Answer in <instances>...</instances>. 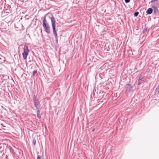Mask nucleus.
Returning a JSON list of instances; mask_svg holds the SVG:
<instances>
[{
	"instance_id": "f257e3e1",
	"label": "nucleus",
	"mask_w": 159,
	"mask_h": 159,
	"mask_svg": "<svg viewBox=\"0 0 159 159\" xmlns=\"http://www.w3.org/2000/svg\"><path fill=\"white\" fill-rule=\"evenodd\" d=\"M43 25L44 29L45 31L47 33H50V27L47 22L45 16L44 17L43 21Z\"/></svg>"
},
{
	"instance_id": "f03ea898",
	"label": "nucleus",
	"mask_w": 159,
	"mask_h": 159,
	"mask_svg": "<svg viewBox=\"0 0 159 159\" xmlns=\"http://www.w3.org/2000/svg\"><path fill=\"white\" fill-rule=\"evenodd\" d=\"M50 19L51 20L52 24V26L53 30L54 36H55V39H57V34L56 30L55 20V18L54 17L52 16L51 17H50Z\"/></svg>"
},
{
	"instance_id": "7ed1b4c3",
	"label": "nucleus",
	"mask_w": 159,
	"mask_h": 159,
	"mask_svg": "<svg viewBox=\"0 0 159 159\" xmlns=\"http://www.w3.org/2000/svg\"><path fill=\"white\" fill-rule=\"evenodd\" d=\"M23 50L24 52L22 53V56L23 58L25 60L27 58L29 50L28 48V47L26 45H25Z\"/></svg>"
},
{
	"instance_id": "20e7f679",
	"label": "nucleus",
	"mask_w": 159,
	"mask_h": 159,
	"mask_svg": "<svg viewBox=\"0 0 159 159\" xmlns=\"http://www.w3.org/2000/svg\"><path fill=\"white\" fill-rule=\"evenodd\" d=\"M37 110V117L40 119L41 118V116L40 114V111L41 109V105L40 104L35 105Z\"/></svg>"
},
{
	"instance_id": "39448f33",
	"label": "nucleus",
	"mask_w": 159,
	"mask_h": 159,
	"mask_svg": "<svg viewBox=\"0 0 159 159\" xmlns=\"http://www.w3.org/2000/svg\"><path fill=\"white\" fill-rule=\"evenodd\" d=\"M158 2V0H152L151 1V3H152L151 5V7L153 9L154 11H155L156 9V7L155 5L157 4Z\"/></svg>"
},
{
	"instance_id": "423d86ee",
	"label": "nucleus",
	"mask_w": 159,
	"mask_h": 159,
	"mask_svg": "<svg viewBox=\"0 0 159 159\" xmlns=\"http://www.w3.org/2000/svg\"><path fill=\"white\" fill-rule=\"evenodd\" d=\"M126 89V91L127 92H129L132 90L133 87L130 84H126L125 87Z\"/></svg>"
},
{
	"instance_id": "0eeeda50",
	"label": "nucleus",
	"mask_w": 159,
	"mask_h": 159,
	"mask_svg": "<svg viewBox=\"0 0 159 159\" xmlns=\"http://www.w3.org/2000/svg\"><path fill=\"white\" fill-rule=\"evenodd\" d=\"M138 82V85H140L144 83V81L142 79H141L140 77H139Z\"/></svg>"
},
{
	"instance_id": "6e6552de",
	"label": "nucleus",
	"mask_w": 159,
	"mask_h": 159,
	"mask_svg": "<svg viewBox=\"0 0 159 159\" xmlns=\"http://www.w3.org/2000/svg\"><path fill=\"white\" fill-rule=\"evenodd\" d=\"M152 9L151 8H149L146 11V13L148 14H151L152 12Z\"/></svg>"
},
{
	"instance_id": "1a4fd4ad",
	"label": "nucleus",
	"mask_w": 159,
	"mask_h": 159,
	"mask_svg": "<svg viewBox=\"0 0 159 159\" xmlns=\"http://www.w3.org/2000/svg\"><path fill=\"white\" fill-rule=\"evenodd\" d=\"M33 99L34 102L39 101V100L35 96V95H34V96Z\"/></svg>"
},
{
	"instance_id": "9d476101",
	"label": "nucleus",
	"mask_w": 159,
	"mask_h": 159,
	"mask_svg": "<svg viewBox=\"0 0 159 159\" xmlns=\"http://www.w3.org/2000/svg\"><path fill=\"white\" fill-rule=\"evenodd\" d=\"M33 75L34 76L35 75L36 76L37 75H38L37 71L36 70H34L33 71Z\"/></svg>"
},
{
	"instance_id": "9b49d317",
	"label": "nucleus",
	"mask_w": 159,
	"mask_h": 159,
	"mask_svg": "<svg viewBox=\"0 0 159 159\" xmlns=\"http://www.w3.org/2000/svg\"><path fill=\"white\" fill-rule=\"evenodd\" d=\"M139 14V12L138 11H137L134 13V16L136 17L138 16V15Z\"/></svg>"
},
{
	"instance_id": "f8f14e48",
	"label": "nucleus",
	"mask_w": 159,
	"mask_h": 159,
	"mask_svg": "<svg viewBox=\"0 0 159 159\" xmlns=\"http://www.w3.org/2000/svg\"><path fill=\"white\" fill-rule=\"evenodd\" d=\"M156 92H157V93H159V85L158 86L156 90Z\"/></svg>"
},
{
	"instance_id": "ddd939ff",
	"label": "nucleus",
	"mask_w": 159,
	"mask_h": 159,
	"mask_svg": "<svg viewBox=\"0 0 159 159\" xmlns=\"http://www.w3.org/2000/svg\"><path fill=\"white\" fill-rule=\"evenodd\" d=\"M36 141L35 140V139H33V141H32L33 144L34 145H35V144H36Z\"/></svg>"
},
{
	"instance_id": "4468645a",
	"label": "nucleus",
	"mask_w": 159,
	"mask_h": 159,
	"mask_svg": "<svg viewBox=\"0 0 159 159\" xmlns=\"http://www.w3.org/2000/svg\"><path fill=\"white\" fill-rule=\"evenodd\" d=\"M34 106L35 105H36L37 104H40V102L39 101L34 102Z\"/></svg>"
},
{
	"instance_id": "2eb2a0df",
	"label": "nucleus",
	"mask_w": 159,
	"mask_h": 159,
	"mask_svg": "<svg viewBox=\"0 0 159 159\" xmlns=\"http://www.w3.org/2000/svg\"><path fill=\"white\" fill-rule=\"evenodd\" d=\"M130 0H125V1L126 3H128L129 2Z\"/></svg>"
},
{
	"instance_id": "dca6fc26",
	"label": "nucleus",
	"mask_w": 159,
	"mask_h": 159,
	"mask_svg": "<svg viewBox=\"0 0 159 159\" xmlns=\"http://www.w3.org/2000/svg\"><path fill=\"white\" fill-rule=\"evenodd\" d=\"M37 159H41V157L39 156L38 155L37 157Z\"/></svg>"
},
{
	"instance_id": "f3484780",
	"label": "nucleus",
	"mask_w": 159,
	"mask_h": 159,
	"mask_svg": "<svg viewBox=\"0 0 159 159\" xmlns=\"http://www.w3.org/2000/svg\"><path fill=\"white\" fill-rule=\"evenodd\" d=\"M56 39V41H57V39Z\"/></svg>"
}]
</instances>
